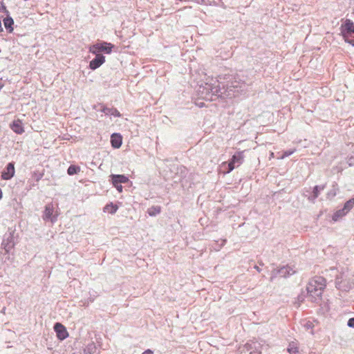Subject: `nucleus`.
<instances>
[{"label": "nucleus", "instance_id": "9", "mask_svg": "<svg viewBox=\"0 0 354 354\" xmlns=\"http://www.w3.org/2000/svg\"><path fill=\"white\" fill-rule=\"evenodd\" d=\"M111 146L115 149H118L122 144V137L120 133H113L111 136Z\"/></svg>", "mask_w": 354, "mask_h": 354}, {"label": "nucleus", "instance_id": "10", "mask_svg": "<svg viewBox=\"0 0 354 354\" xmlns=\"http://www.w3.org/2000/svg\"><path fill=\"white\" fill-rule=\"evenodd\" d=\"M112 179V183H127L129 181V178L124 175H115L113 174L111 176Z\"/></svg>", "mask_w": 354, "mask_h": 354}, {"label": "nucleus", "instance_id": "20", "mask_svg": "<svg viewBox=\"0 0 354 354\" xmlns=\"http://www.w3.org/2000/svg\"><path fill=\"white\" fill-rule=\"evenodd\" d=\"M235 167V162H234L232 160L228 163V170L225 171V174L230 173L232 171Z\"/></svg>", "mask_w": 354, "mask_h": 354}, {"label": "nucleus", "instance_id": "23", "mask_svg": "<svg viewBox=\"0 0 354 354\" xmlns=\"http://www.w3.org/2000/svg\"><path fill=\"white\" fill-rule=\"evenodd\" d=\"M347 163L349 167L354 166V156H351L348 158Z\"/></svg>", "mask_w": 354, "mask_h": 354}, {"label": "nucleus", "instance_id": "2", "mask_svg": "<svg viewBox=\"0 0 354 354\" xmlns=\"http://www.w3.org/2000/svg\"><path fill=\"white\" fill-rule=\"evenodd\" d=\"M341 32L346 42L354 46V23L346 19L341 26Z\"/></svg>", "mask_w": 354, "mask_h": 354}, {"label": "nucleus", "instance_id": "12", "mask_svg": "<svg viewBox=\"0 0 354 354\" xmlns=\"http://www.w3.org/2000/svg\"><path fill=\"white\" fill-rule=\"evenodd\" d=\"M118 209V206L117 205H114L113 203H110L105 205L104 207V212H108L109 214H113Z\"/></svg>", "mask_w": 354, "mask_h": 354}, {"label": "nucleus", "instance_id": "6", "mask_svg": "<svg viewBox=\"0 0 354 354\" xmlns=\"http://www.w3.org/2000/svg\"><path fill=\"white\" fill-rule=\"evenodd\" d=\"M105 62V57L102 55H95V57L89 63V67L92 70H95Z\"/></svg>", "mask_w": 354, "mask_h": 354}, {"label": "nucleus", "instance_id": "28", "mask_svg": "<svg viewBox=\"0 0 354 354\" xmlns=\"http://www.w3.org/2000/svg\"><path fill=\"white\" fill-rule=\"evenodd\" d=\"M255 268L257 269V270H258L259 272V268L258 266H255Z\"/></svg>", "mask_w": 354, "mask_h": 354}, {"label": "nucleus", "instance_id": "5", "mask_svg": "<svg viewBox=\"0 0 354 354\" xmlns=\"http://www.w3.org/2000/svg\"><path fill=\"white\" fill-rule=\"evenodd\" d=\"M15 169L13 162L7 165L5 169L1 173V178L3 180H10L15 175Z\"/></svg>", "mask_w": 354, "mask_h": 354}, {"label": "nucleus", "instance_id": "26", "mask_svg": "<svg viewBox=\"0 0 354 354\" xmlns=\"http://www.w3.org/2000/svg\"><path fill=\"white\" fill-rule=\"evenodd\" d=\"M2 196H3V193H2L1 189H0V199H1Z\"/></svg>", "mask_w": 354, "mask_h": 354}, {"label": "nucleus", "instance_id": "8", "mask_svg": "<svg viewBox=\"0 0 354 354\" xmlns=\"http://www.w3.org/2000/svg\"><path fill=\"white\" fill-rule=\"evenodd\" d=\"M10 129L17 134H22L24 132L22 121L19 119L14 120L10 124Z\"/></svg>", "mask_w": 354, "mask_h": 354}, {"label": "nucleus", "instance_id": "1", "mask_svg": "<svg viewBox=\"0 0 354 354\" xmlns=\"http://www.w3.org/2000/svg\"><path fill=\"white\" fill-rule=\"evenodd\" d=\"M326 287V280L323 277L316 276L312 278L307 285V293L312 300H321Z\"/></svg>", "mask_w": 354, "mask_h": 354}, {"label": "nucleus", "instance_id": "14", "mask_svg": "<svg viewBox=\"0 0 354 354\" xmlns=\"http://www.w3.org/2000/svg\"><path fill=\"white\" fill-rule=\"evenodd\" d=\"M347 214V212L343 208L341 209L337 210L335 212L333 215V220L334 221H337L339 218H342L344 216H345Z\"/></svg>", "mask_w": 354, "mask_h": 354}, {"label": "nucleus", "instance_id": "7", "mask_svg": "<svg viewBox=\"0 0 354 354\" xmlns=\"http://www.w3.org/2000/svg\"><path fill=\"white\" fill-rule=\"evenodd\" d=\"M54 206L52 203L48 204L45 207L44 210V219H50L52 222H55L57 220V215H53Z\"/></svg>", "mask_w": 354, "mask_h": 354}, {"label": "nucleus", "instance_id": "22", "mask_svg": "<svg viewBox=\"0 0 354 354\" xmlns=\"http://www.w3.org/2000/svg\"><path fill=\"white\" fill-rule=\"evenodd\" d=\"M113 186L116 188V189L119 192H122V186L118 183H113Z\"/></svg>", "mask_w": 354, "mask_h": 354}, {"label": "nucleus", "instance_id": "29", "mask_svg": "<svg viewBox=\"0 0 354 354\" xmlns=\"http://www.w3.org/2000/svg\"><path fill=\"white\" fill-rule=\"evenodd\" d=\"M199 106L201 107L203 106V103H201V104H199Z\"/></svg>", "mask_w": 354, "mask_h": 354}, {"label": "nucleus", "instance_id": "13", "mask_svg": "<svg viewBox=\"0 0 354 354\" xmlns=\"http://www.w3.org/2000/svg\"><path fill=\"white\" fill-rule=\"evenodd\" d=\"M234 162L237 163L238 166L243 163V151H239L237 153L234 154L231 159Z\"/></svg>", "mask_w": 354, "mask_h": 354}, {"label": "nucleus", "instance_id": "16", "mask_svg": "<svg viewBox=\"0 0 354 354\" xmlns=\"http://www.w3.org/2000/svg\"><path fill=\"white\" fill-rule=\"evenodd\" d=\"M288 351L290 354H297L299 353V348L295 342L290 343L288 347Z\"/></svg>", "mask_w": 354, "mask_h": 354}, {"label": "nucleus", "instance_id": "11", "mask_svg": "<svg viewBox=\"0 0 354 354\" xmlns=\"http://www.w3.org/2000/svg\"><path fill=\"white\" fill-rule=\"evenodd\" d=\"M3 24H4L5 28L8 31V32L11 33L13 32L14 28H13L12 26L14 24V21L11 17H8L5 18L3 19Z\"/></svg>", "mask_w": 354, "mask_h": 354}, {"label": "nucleus", "instance_id": "3", "mask_svg": "<svg viewBox=\"0 0 354 354\" xmlns=\"http://www.w3.org/2000/svg\"><path fill=\"white\" fill-rule=\"evenodd\" d=\"M113 47L114 46L111 43L100 41L91 46L89 47V52L94 55H101V52L110 54L112 52Z\"/></svg>", "mask_w": 354, "mask_h": 354}, {"label": "nucleus", "instance_id": "25", "mask_svg": "<svg viewBox=\"0 0 354 354\" xmlns=\"http://www.w3.org/2000/svg\"><path fill=\"white\" fill-rule=\"evenodd\" d=\"M142 354H153V352L150 349H147L145 351H144Z\"/></svg>", "mask_w": 354, "mask_h": 354}, {"label": "nucleus", "instance_id": "17", "mask_svg": "<svg viewBox=\"0 0 354 354\" xmlns=\"http://www.w3.org/2000/svg\"><path fill=\"white\" fill-rule=\"evenodd\" d=\"M80 171V167L76 165H71L68 168L67 173L68 175L72 176Z\"/></svg>", "mask_w": 354, "mask_h": 354}, {"label": "nucleus", "instance_id": "21", "mask_svg": "<svg viewBox=\"0 0 354 354\" xmlns=\"http://www.w3.org/2000/svg\"><path fill=\"white\" fill-rule=\"evenodd\" d=\"M295 150H289V151H286L283 153V154L281 156V158L283 159L286 157H288L290 155H292L294 152H295Z\"/></svg>", "mask_w": 354, "mask_h": 354}, {"label": "nucleus", "instance_id": "27", "mask_svg": "<svg viewBox=\"0 0 354 354\" xmlns=\"http://www.w3.org/2000/svg\"><path fill=\"white\" fill-rule=\"evenodd\" d=\"M3 84L1 82V80H0V89L3 87Z\"/></svg>", "mask_w": 354, "mask_h": 354}, {"label": "nucleus", "instance_id": "15", "mask_svg": "<svg viewBox=\"0 0 354 354\" xmlns=\"http://www.w3.org/2000/svg\"><path fill=\"white\" fill-rule=\"evenodd\" d=\"M160 211L161 207L160 206H153L148 209L147 212L150 216H153L158 214Z\"/></svg>", "mask_w": 354, "mask_h": 354}, {"label": "nucleus", "instance_id": "4", "mask_svg": "<svg viewBox=\"0 0 354 354\" xmlns=\"http://www.w3.org/2000/svg\"><path fill=\"white\" fill-rule=\"evenodd\" d=\"M54 330L56 332L57 337L59 340H64L68 337V333L66 327L60 323H56L55 324Z\"/></svg>", "mask_w": 354, "mask_h": 354}, {"label": "nucleus", "instance_id": "24", "mask_svg": "<svg viewBox=\"0 0 354 354\" xmlns=\"http://www.w3.org/2000/svg\"><path fill=\"white\" fill-rule=\"evenodd\" d=\"M348 326L354 328V317L348 319Z\"/></svg>", "mask_w": 354, "mask_h": 354}, {"label": "nucleus", "instance_id": "19", "mask_svg": "<svg viewBox=\"0 0 354 354\" xmlns=\"http://www.w3.org/2000/svg\"><path fill=\"white\" fill-rule=\"evenodd\" d=\"M104 111L106 114H111V115H113L115 117H120L121 116L120 113L116 109H108V112H106V111L104 109Z\"/></svg>", "mask_w": 354, "mask_h": 354}, {"label": "nucleus", "instance_id": "18", "mask_svg": "<svg viewBox=\"0 0 354 354\" xmlns=\"http://www.w3.org/2000/svg\"><path fill=\"white\" fill-rule=\"evenodd\" d=\"M353 206L354 198H351L344 204L343 209H345L348 213L353 207Z\"/></svg>", "mask_w": 354, "mask_h": 354}, {"label": "nucleus", "instance_id": "30", "mask_svg": "<svg viewBox=\"0 0 354 354\" xmlns=\"http://www.w3.org/2000/svg\"><path fill=\"white\" fill-rule=\"evenodd\" d=\"M225 164H226V162H223L222 165H225Z\"/></svg>", "mask_w": 354, "mask_h": 354}]
</instances>
